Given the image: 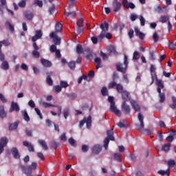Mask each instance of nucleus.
Here are the masks:
<instances>
[{"label": "nucleus", "instance_id": "nucleus-1", "mask_svg": "<svg viewBox=\"0 0 176 176\" xmlns=\"http://www.w3.org/2000/svg\"><path fill=\"white\" fill-rule=\"evenodd\" d=\"M100 29L102 30L101 33L98 36V37H91V40L93 42L94 45H97L99 42H101L104 38H105V34H107V31L109 30V23L107 21H104V23H101Z\"/></svg>", "mask_w": 176, "mask_h": 176}, {"label": "nucleus", "instance_id": "nucleus-2", "mask_svg": "<svg viewBox=\"0 0 176 176\" xmlns=\"http://www.w3.org/2000/svg\"><path fill=\"white\" fill-rule=\"evenodd\" d=\"M138 119L140 123V126H138V130L140 131V133H142V134H148L151 135L152 134V132L149 129H144L145 127V124H144V116L141 113H139L138 114Z\"/></svg>", "mask_w": 176, "mask_h": 176}, {"label": "nucleus", "instance_id": "nucleus-3", "mask_svg": "<svg viewBox=\"0 0 176 176\" xmlns=\"http://www.w3.org/2000/svg\"><path fill=\"white\" fill-rule=\"evenodd\" d=\"M129 67V56L124 55V63H118L116 64V69L118 72H122L124 74L127 71V67Z\"/></svg>", "mask_w": 176, "mask_h": 176}, {"label": "nucleus", "instance_id": "nucleus-4", "mask_svg": "<svg viewBox=\"0 0 176 176\" xmlns=\"http://www.w3.org/2000/svg\"><path fill=\"white\" fill-rule=\"evenodd\" d=\"M150 74L151 78V86L155 83V85L159 83V82H163V80L159 79L157 77V74H156V67L154 65H151L150 66Z\"/></svg>", "mask_w": 176, "mask_h": 176}, {"label": "nucleus", "instance_id": "nucleus-5", "mask_svg": "<svg viewBox=\"0 0 176 176\" xmlns=\"http://www.w3.org/2000/svg\"><path fill=\"white\" fill-rule=\"evenodd\" d=\"M115 126H113L111 129L107 130V137L105 138L104 140V148L107 151L108 149V146L109 145V141H115V137L113 136V128Z\"/></svg>", "mask_w": 176, "mask_h": 176}, {"label": "nucleus", "instance_id": "nucleus-6", "mask_svg": "<svg viewBox=\"0 0 176 176\" xmlns=\"http://www.w3.org/2000/svg\"><path fill=\"white\" fill-rule=\"evenodd\" d=\"M113 96H109L108 97V101L110 102V111L111 112H113L118 116V118H120L122 116V111L118 109V107H116V105L115 104V101L113 100Z\"/></svg>", "mask_w": 176, "mask_h": 176}, {"label": "nucleus", "instance_id": "nucleus-7", "mask_svg": "<svg viewBox=\"0 0 176 176\" xmlns=\"http://www.w3.org/2000/svg\"><path fill=\"white\" fill-rule=\"evenodd\" d=\"M155 85L157 86V91L159 94L160 102H164L166 101V94L164 92L162 93V89H164V82L159 81Z\"/></svg>", "mask_w": 176, "mask_h": 176}, {"label": "nucleus", "instance_id": "nucleus-8", "mask_svg": "<svg viewBox=\"0 0 176 176\" xmlns=\"http://www.w3.org/2000/svg\"><path fill=\"white\" fill-rule=\"evenodd\" d=\"M85 123L87 124V129H90L91 127V116H89L87 118L85 117L80 122L79 127L82 129L85 125Z\"/></svg>", "mask_w": 176, "mask_h": 176}, {"label": "nucleus", "instance_id": "nucleus-9", "mask_svg": "<svg viewBox=\"0 0 176 176\" xmlns=\"http://www.w3.org/2000/svg\"><path fill=\"white\" fill-rule=\"evenodd\" d=\"M42 107H43V108H50V107H53L54 108H57L58 109V116L60 118V116H61V111L63 109V108L61 107V106L59 105H54L50 103H47L46 102H44L42 103Z\"/></svg>", "mask_w": 176, "mask_h": 176}, {"label": "nucleus", "instance_id": "nucleus-10", "mask_svg": "<svg viewBox=\"0 0 176 176\" xmlns=\"http://www.w3.org/2000/svg\"><path fill=\"white\" fill-rule=\"evenodd\" d=\"M34 50L32 52V54L34 58H39L41 57V53H39V47L36 43L32 44Z\"/></svg>", "mask_w": 176, "mask_h": 176}, {"label": "nucleus", "instance_id": "nucleus-11", "mask_svg": "<svg viewBox=\"0 0 176 176\" xmlns=\"http://www.w3.org/2000/svg\"><path fill=\"white\" fill-rule=\"evenodd\" d=\"M21 168L27 176H32V167L31 166L21 165Z\"/></svg>", "mask_w": 176, "mask_h": 176}, {"label": "nucleus", "instance_id": "nucleus-12", "mask_svg": "<svg viewBox=\"0 0 176 176\" xmlns=\"http://www.w3.org/2000/svg\"><path fill=\"white\" fill-rule=\"evenodd\" d=\"M8 140L6 137H3L0 140V155L1 153H3V151H5V146L8 145Z\"/></svg>", "mask_w": 176, "mask_h": 176}, {"label": "nucleus", "instance_id": "nucleus-13", "mask_svg": "<svg viewBox=\"0 0 176 176\" xmlns=\"http://www.w3.org/2000/svg\"><path fill=\"white\" fill-rule=\"evenodd\" d=\"M122 111L124 115H130L131 112V108L127 103L122 102Z\"/></svg>", "mask_w": 176, "mask_h": 176}, {"label": "nucleus", "instance_id": "nucleus-14", "mask_svg": "<svg viewBox=\"0 0 176 176\" xmlns=\"http://www.w3.org/2000/svg\"><path fill=\"white\" fill-rule=\"evenodd\" d=\"M122 98L123 100V102H127V101L131 100V97L130 96V92L127 91H124L121 92Z\"/></svg>", "mask_w": 176, "mask_h": 176}, {"label": "nucleus", "instance_id": "nucleus-15", "mask_svg": "<svg viewBox=\"0 0 176 176\" xmlns=\"http://www.w3.org/2000/svg\"><path fill=\"white\" fill-rule=\"evenodd\" d=\"M50 38H51V39H53L54 43L56 45H60V43H61V38H58V36H57V34L54 32H52L50 34Z\"/></svg>", "mask_w": 176, "mask_h": 176}, {"label": "nucleus", "instance_id": "nucleus-16", "mask_svg": "<svg viewBox=\"0 0 176 176\" xmlns=\"http://www.w3.org/2000/svg\"><path fill=\"white\" fill-rule=\"evenodd\" d=\"M122 8V3L120 1H114L112 3V9L113 12L116 13V12H119Z\"/></svg>", "mask_w": 176, "mask_h": 176}, {"label": "nucleus", "instance_id": "nucleus-17", "mask_svg": "<svg viewBox=\"0 0 176 176\" xmlns=\"http://www.w3.org/2000/svg\"><path fill=\"white\" fill-rule=\"evenodd\" d=\"M43 36V33L42 32V30H38L36 31V34L32 37V42L36 43L38 39H41Z\"/></svg>", "mask_w": 176, "mask_h": 176}, {"label": "nucleus", "instance_id": "nucleus-18", "mask_svg": "<svg viewBox=\"0 0 176 176\" xmlns=\"http://www.w3.org/2000/svg\"><path fill=\"white\" fill-rule=\"evenodd\" d=\"M130 104L134 111L136 112H140L141 111V106L138 104V102L135 101V100H131Z\"/></svg>", "mask_w": 176, "mask_h": 176}, {"label": "nucleus", "instance_id": "nucleus-19", "mask_svg": "<svg viewBox=\"0 0 176 176\" xmlns=\"http://www.w3.org/2000/svg\"><path fill=\"white\" fill-rule=\"evenodd\" d=\"M23 146L28 148L29 152H35V148H34V145L28 142V141L23 142Z\"/></svg>", "mask_w": 176, "mask_h": 176}, {"label": "nucleus", "instance_id": "nucleus-20", "mask_svg": "<svg viewBox=\"0 0 176 176\" xmlns=\"http://www.w3.org/2000/svg\"><path fill=\"white\" fill-rule=\"evenodd\" d=\"M135 34L136 36H138L140 41H144V39H145V34L140 32L138 28H135Z\"/></svg>", "mask_w": 176, "mask_h": 176}, {"label": "nucleus", "instance_id": "nucleus-21", "mask_svg": "<svg viewBox=\"0 0 176 176\" xmlns=\"http://www.w3.org/2000/svg\"><path fill=\"white\" fill-rule=\"evenodd\" d=\"M13 111H15V112L20 111V107L19 106V104H17V102H12L10 112H13Z\"/></svg>", "mask_w": 176, "mask_h": 176}, {"label": "nucleus", "instance_id": "nucleus-22", "mask_svg": "<svg viewBox=\"0 0 176 176\" xmlns=\"http://www.w3.org/2000/svg\"><path fill=\"white\" fill-rule=\"evenodd\" d=\"M23 16L27 20L31 21L34 19V13L30 10H25L23 12Z\"/></svg>", "mask_w": 176, "mask_h": 176}, {"label": "nucleus", "instance_id": "nucleus-23", "mask_svg": "<svg viewBox=\"0 0 176 176\" xmlns=\"http://www.w3.org/2000/svg\"><path fill=\"white\" fill-rule=\"evenodd\" d=\"M101 151H102V146H101L100 144H96L92 148V153H94V155H98Z\"/></svg>", "mask_w": 176, "mask_h": 176}, {"label": "nucleus", "instance_id": "nucleus-24", "mask_svg": "<svg viewBox=\"0 0 176 176\" xmlns=\"http://www.w3.org/2000/svg\"><path fill=\"white\" fill-rule=\"evenodd\" d=\"M123 6L125 8V9H135V5L133 3H129L127 0L125 1H123Z\"/></svg>", "mask_w": 176, "mask_h": 176}, {"label": "nucleus", "instance_id": "nucleus-25", "mask_svg": "<svg viewBox=\"0 0 176 176\" xmlns=\"http://www.w3.org/2000/svg\"><path fill=\"white\" fill-rule=\"evenodd\" d=\"M38 144L43 148V151H47L49 149V147L47 146V143L43 140H38Z\"/></svg>", "mask_w": 176, "mask_h": 176}, {"label": "nucleus", "instance_id": "nucleus-26", "mask_svg": "<svg viewBox=\"0 0 176 176\" xmlns=\"http://www.w3.org/2000/svg\"><path fill=\"white\" fill-rule=\"evenodd\" d=\"M52 74H53L52 72H51L50 73H47V78H46V82L48 86H53V80L52 79V77L50 76V75H52Z\"/></svg>", "mask_w": 176, "mask_h": 176}, {"label": "nucleus", "instance_id": "nucleus-27", "mask_svg": "<svg viewBox=\"0 0 176 176\" xmlns=\"http://www.w3.org/2000/svg\"><path fill=\"white\" fill-rule=\"evenodd\" d=\"M11 152L14 159H20V153H19V150H17V148L13 147L11 150Z\"/></svg>", "mask_w": 176, "mask_h": 176}, {"label": "nucleus", "instance_id": "nucleus-28", "mask_svg": "<svg viewBox=\"0 0 176 176\" xmlns=\"http://www.w3.org/2000/svg\"><path fill=\"white\" fill-rule=\"evenodd\" d=\"M21 113L22 116H23V120L25 122H30V116H28V113L27 112V110L21 111Z\"/></svg>", "mask_w": 176, "mask_h": 176}, {"label": "nucleus", "instance_id": "nucleus-29", "mask_svg": "<svg viewBox=\"0 0 176 176\" xmlns=\"http://www.w3.org/2000/svg\"><path fill=\"white\" fill-rule=\"evenodd\" d=\"M61 31H63V24L58 22L55 25V34H57V32H61Z\"/></svg>", "mask_w": 176, "mask_h": 176}, {"label": "nucleus", "instance_id": "nucleus-30", "mask_svg": "<svg viewBox=\"0 0 176 176\" xmlns=\"http://www.w3.org/2000/svg\"><path fill=\"white\" fill-rule=\"evenodd\" d=\"M41 63L43 65V67H52V62L45 58H41Z\"/></svg>", "mask_w": 176, "mask_h": 176}, {"label": "nucleus", "instance_id": "nucleus-31", "mask_svg": "<svg viewBox=\"0 0 176 176\" xmlns=\"http://www.w3.org/2000/svg\"><path fill=\"white\" fill-rule=\"evenodd\" d=\"M19 123H20L19 121H16L14 123L10 124L9 125V130H11V131L16 130V129L19 127Z\"/></svg>", "mask_w": 176, "mask_h": 176}, {"label": "nucleus", "instance_id": "nucleus-32", "mask_svg": "<svg viewBox=\"0 0 176 176\" xmlns=\"http://www.w3.org/2000/svg\"><path fill=\"white\" fill-rule=\"evenodd\" d=\"M170 148H171V144L167 143L162 146L161 150L164 151V152H168V151H170Z\"/></svg>", "mask_w": 176, "mask_h": 176}, {"label": "nucleus", "instance_id": "nucleus-33", "mask_svg": "<svg viewBox=\"0 0 176 176\" xmlns=\"http://www.w3.org/2000/svg\"><path fill=\"white\" fill-rule=\"evenodd\" d=\"M65 14L66 15V17H69L70 19H74L75 16H76V12L75 11L73 12H65Z\"/></svg>", "mask_w": 176, "mask_h": 176}, {"label": "nucleus", "instance_id": "nucleus-34", "mask_svg": "<svg viewBox=\"0 0 176 176\" xmlns=\"http://www.w3.org/2000/svg\"><path fill=\"white\" fill-rule=\"evenodd\" d=\"M1 69H4V71H8V69H9V63H8V60H3V63H1Z\"/></svg>", "mask_w": 176, "mask_h": 176}, {"label": "nucleus", "instance_id": "nucleus-35", "mask_svg": "<svg viewBox=\"0 0 176 176\" xmlns=\"http://www.w3.org/2000/svg\"><path fill=\"white\" fill-rule=\"evenodd\" d=\"M0 118L1 119L6 118V112H5L3 106H0Z\"/></svg>", "mask_w": 176, "mask_h": 176}, {"label": "nucleus", "instance_id": "nucleus-36", "mask_svg": "<svg viewBox=\"0 0 176 176\" xmlns=\"http://www.w3.org/2000/svg\"><path fill=\"white\" fill-rule=\"evenodd\" d=\"M170 20V16L166 15H162L160 16V23H167Z\"/></svg>", "mask_w": 176, "mask_h": 176}, {"label": "nucleus", "instance_id": "nucleus-37", "mask_svg": "<svg viewBox=\"0 0 176 176\" xmlns=\"http://www.w3.org/2000/svg\"><path fill=\"white\" fill-rule=\"evenodd\" d=\"M157 174H160V175L170 176V169L168 168L166 170H158Z\"/></svg>", "mask_w": 176, "mask_h": 176}, {"label": "nucleus", "instance_id": "nucleus-38", "mask_svg": "<svg viewBox=\"0 0 176 176\" xmlns=\"http://www.w3.org/2000/svg\"><path fill=\"white\" fill-rule=\"evenodd\" d=\"M5 25L6 27H8L10 32H14V26H13L10 22L6 21Z\"/></svg>", "mask_w": 176, "mask_h": 176}, {"label": "nucleus", "instance_id": "nucleus-39", "mask_svg": "<svg viewBox=\"0 0 176 176\" xmlns=\"http://www.w3.org/2000/svg\"><path fill=\"white\" fill-rule=\"evenodd\" d=\"M167 164H168V168H171L175 165V160H168L167 161Z\"/></svg>", "mask_w": 176, "mask_h": 176}, {"label": "nucleus", "instance_id": "nucleus-40", "mask_svg": "<svg viewBox=\"0 0 176 176\" xmlns=\"http://www.w3.org/2000/svg\"><path fill=\"white\" fill-rule=\"evenodd\" d=\"M116 87V90H117L118 93H120V94L124 91H123V85L122 84H120V83L117 84Z\"/></svg>", "mask_w": 176, "mask_h": 176}, {"label": "nucleus", "instance_id": "nucleus-41", "mask_svg": "<svg viewBox=\"0 0 176 176\" xmlns=\"http://www.w3.org/2000/svg\"><path fill=\"white\" fill-rule=\"evenodd\" d=\"M76 53H78V54H82V53H83V47H82V45L80 44L77 45Z\"/></svg>", "mask_w": 176, "mask_h": 176}, {"label": "nucleus", "instance_id": "nucleus-42", "mask_svg": "<svg viewBox=\"0 0 176 176\" xmlns=\"http://www.w3.org/2000/svg\"><path fill=\"white\" fill-rule=\"evenodd\" d=\"M149 58L151 61H155L156 60V56H155V51H151L149 52Z\"/></svg>", "mask_w": 176, "mask_h": 176}, {"label": "nucleus", "instance_id": "nucleus-43", "mask_svg": "<svg viewBox=\"0 0 176 176\" xmlns=\"http://www.w3.org/2000/svg\"><path fill=\"white\" fill-rule=\"evenodd\" d=\"M68 66H69V68H70V69L74 70L76 67V63L75 61L69 62L68 64Z\"/></svg>", "mask_w": 176, "mask_h": 176}, {"label": "nucleus", "instance_id": "nucleus-44", "mask_svg": "<svg viewBox=\"0 0 176 176\" xmlns=\"http://www.w3.org/2000/svg\"><path fill=\"white\" fill-rule=\"evenodd\" d=\"M140 52L135 51L133 52V60H140Z\"/></svg>", "mask_w": 176, "mask_h": 176}, {"label": "nucleus", "instance_id": "nucleus-45", "mask_svg": "<svg viewBox=\"0 0 176 176\" xmlns=\"http://www.w3.org/2000/svg\"><path fill=\"white\" fill-rule=\"evenodd\" d=\"M58 145H60L58 144V142H56V141H53L52 143H51V148L52 149H57V148H58Z\"/></svg>", "mask_w": 176, "mask_h": 176}, {"label": "nucleus", "instance_id": "nucleus-46", "mask_svg": "<svg viewBox=\"0 0 176 176\" xmlns=\"http://www.w3.org/2000/svg\"><path fill=\"white\" fill-rule=\"evenodd\" d=\"M60 85L62 89L63 88L67 89V87H68V86H69L68 82H67V81H63V80L60 81Z\"/></svg>", "mask_w": 176, "mask_h": 176}, {"label": "nucleus", "instance_id": "nucleus-47", "mask_svg": "<svg viewBox=\"0 0 176 176\" xmlns=\"http://www.w3.org/2000/svg\"><path fill=\"white\" fill-rule=\"evenodd\" d=\"M118 83H116L115 81H111L108 85V89H113V87H116Z\"/></svg>", "mask_w": 176, "mask_h": 176}, {"label": "nucleus", "instance_id": "nucleus-48", "mask_svg": "<svg viewBox=\"0 0 176 176\" xmlns=\"http://www.w3.org/2000/svg\"><path fill=\"white\" fill-rule=\"evenodd\" d=\"M69 144H70L72 146H74V147L76 146V141L74 140L73 138H70L69 139Z\"/></svg>", "mask_w": 176, "mask_h": 176}, {"label": "nucleus", "instance_id": "nucleus-49", "mask_svg": "<svg viewBox=\"0 0 176 176\" xmlns=\"http://www.w3.org/2000/svg\"><path fill=\"white\" fill-rule=\"evenodd\" d=\"M109 50L110 52V53H111L112 54H118V51H116V49H115V47L113 46H110L109 48Z\"/></svg>", "mask_w": 176, "mask_h": 176}, {"label": "nucleus", "instance_id": "nucleus-50", "mask_svg": "<svg viewBox=\"0 0 176 176\" xmlns=\"http://www.w3.org/2000/svg\"><path fill=\"white\" fill-rule=\"evenodd\" d=\"M63 116L65 119H67L68 116H69V109H65L63 110Z\"/></svg>", "mask_w": 176, "mask_h": 176}, {"label": "nucleus", "instance_id": "nucleus-51", "mask_svg": "<svg viewBox=\"0 0 176 176\" xmlns=\"http://www.w3.org/2000/svg\"><path fill=\"white\" fill-rule=\"evenodd\" d=\"M67 97L69 98H71L72 100H75L77 96L76 94L72 93V94H66Z\"/></svg>", "mask_w": 176, "mask_h": 176}, {"label": "nucleus", "instance_id": "nucleus-52", "mask_svg": "<svg viewBox=\"0 0 176 176\" xmlns=\"http://www.w3.org/2000/svg\"><path fill=\"white\" fill-rule=\"evenodd\" d=\"M139 19L140 21V25L142 27H144V25H145V19L144 18L143 16L140 15V16H139Z\"/></svg>", "mask_w": 176, "mask_h": 176}, {"label": "nucleus", "instance_id": "nucleus-53", "mask_svg": "<svg viewBox=\"0 0 176 176\" xmlns=\"http://www.w3.org/2000/svg\"><path fill=\"white\" fill-rule=\"evenodd\" d=\"M101 94L104 96H108V89L106 87H103L101 89Z\"/></svg>", "mask_w": 176, "mask_h": 176}, {"label": "nucleus", "instance_id": "nucleus-54", "mask_svg": "<svg viewBox=\"0 0 176 176\" xmlns=\"http://www.w3.org/2000/svg\"><path fill=\"white\" fill-rule=\"evenodd\" d=\"M153 42H157L159 41V34H157V32L153 33Z\"/></svg>", "mask_w": 176, "mask_h": 176}, {"label": "nucleus", "instance_id": "nucleus-55", "mask_svg": "<svg viewBox=\"0 0 176 176\" xmlns=\"http://www.w3.org/2000/svg\"><path fill=\"white\" fill-rule=\"evenodd\" d=\"M54 90H55V93H60V91L63 90V88L60 85H55L54 87Z\"/></svg>", "mask_w": 176, "mask_h": 176}, {"label": "nucleus", "instance_id": "nucleus-56", "mask_svg": "<svg viewBox=\"0 0 176 176\" xmlns=\"http://www.w3.org/2000/svg\"><path fill=\"white\" fill-rule=\"evenodd\" d=\"M171 109H176V98H173V104L169 105Z\"/></svg>", "mask_w": 176, "mask_h": 176}, {"label": "nucleus", "instance_id": "nucleus-57", "mask_svg": "<svg viewBox=\"0 0 176 176\" xmlns=\"http://www.w3.org/2000/svg\"><path fill=\"white\" fill-rule=\"evenodd\" d=\"M113 159L116 162H120V154H119L118 153H116L114 154Z\"/></svg>", "mask_w": 176, "mask_h": 176}, {"label": "nucleus", "instance_id": "nucleus-58", "mask_svg": "<svg viewBox=\"0 0 176 176\" xmlns=\"http://www.w3.org/2000/svg\"><path fill=\"white\" fill-rule=\"evenodd\" d=\"M34 5H37L39 8H42V6H43V2L41 0H34Z\"/></svg>", "mask_w": 176, "mask_h": 176}, {"label": "nucleus", "instance_id": "nucleus-59", "mask_svg": "<svg viewBox=\"0 0 176 176\" xmlns=\"http://www.w3.org/2000/svg\"><path fill=\"white\" fill-rule=\"evenodd\" d=\"M19 8H25V5H27V3L25 2V0H21L19 3H18Z\"/></svg>", "mask_w": 176, "mask_h": 176}, {"label": "nucleus", "instance_id": "nucleus-60", "mask_svg": "<svg viewBox=\"0 0 176 176\" xmlns=\"http://www.w3.org/2000/svg\"><path fill=\"white\" fill-rule=\"evenodd\" d=\"M84 28L85 26H77L76 31L78 34H82V32H83Z\"/></svg>", "mask_w": 176, "mask_h": 176}, {"label": "nucleus", "instance_id": "nucleus-61", "mask_svg": "<svg viewBox=\"0 0 176 176\" xmlns=\"http://www.w3.org/2000/svg\"><path fill=\"white\" fill-rule=\"evenodd\" d=\"M0 43L4 45V46H10V43L8 40H3L0 41Z\"/></svg>", "mask_w": 176, "mask_h": 176}, {"label": "nucleus", "instance_id": "nucleus-62", "mask_svg": "<svg viewBox=\"0 0 176 176\" xmlns=\"http://www.w3.org/2000/svg\"><path fill=\"white\" fill-rule=\"evenodd\" d=\"M168 47L170 49V50H175L176 48V44L169 42Z\"/></svg>", "mask_w": 176, "mask_h": 176}, {"label": "nucleus", "instance_id": "nucleus-63", "mask_svg": "<svg viewBox=\"0 0 176 176\" xmlns=\"http://www.w3.org/2000/svg\"><path fill=\"white\" fill-rule=\"evenodd\" d=\"M136 19H138V15L135 14H131L130 16V19L131 21H135Z\"/></svg>", "mask_w": 176, "mask_h": 176}, {"label": "nucleus", "instance_id": "nucleus-64", "mask_svg": "<svg viewBox=\"0 0 176 176\" xmlns=\"http://www.w3.org/2000/svg\"><path fill=\"white\" fill-rule=\"evenodd\" d=\"M82 152H84V153H86V152H87V151H89V146L86 144H83L82 146Z\"/></svg>", "mask_w": 176, "mask_h": 176}]
</instances>
